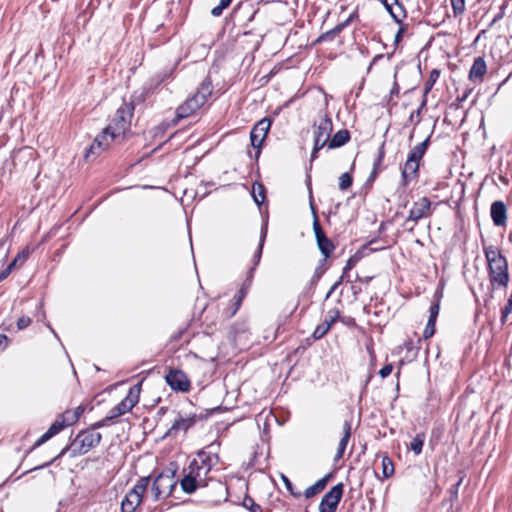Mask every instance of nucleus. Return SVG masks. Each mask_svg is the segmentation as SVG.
Here are the masks:
<instances>
[{"mask_svg": "<svg viewBox=\"0 0 512 512\" xmlns=\"http://www.w3.org/2000/svg\"><path fill=\"white\" fill-rule=\"evenodd\" d=\"M483 252L487 261L488 279L491 288H507L510 276L506 257L494 245L484 246Z\"/></svg>", "mask_w": 512, "mask_h": 512, "instance_id": "nucleus-1", "label": "nucleus"}, {"mask_svg": "<svg viewBox=\"0 0 512 512\" xmlns=\"http://www.w3.org/2000/svg\"><path fill=\"white\" fill-rule=\"evenodd\" d=\"M101 439V433L94 431L93 429L88 428L86 430H82L76 435L70 446H66L65 448H63L62 451L55 458H53L49 462H46L42 465L36 466L35 468L26 471L24 474L31 472L33 470H38L49 466L55 460L62 457L67 451L71 452L72 457L84 455L88 453L91 449L98 446Z\"/></svg>", "mask_w": 512, "mask_h": 512, "instance_id": "nucleus-2", "label": "nucleus"}, {"mask_svg": "<svg viewBox=\"0 0 512 512\" xmlns=\"http://www.w3.org/2000/svg\"><path fill=\"white\" fill-rule=\"evenodd\" d=\"M430 145V136L410 150L401 170V185L406 187L419 177L420 162Z\"/></svg>", "mask_w": 512, "mask_h": 512, "instance_id": "nucleus-3", "label": "nucleus"}, {"mask_svg": "<svg viewBox=\"0 0 512 512\" xmlns=\"http://www.w3.org/2000/svg\"><path fill=\"white\" fill-rule=\"evenodd\" d=\"M134 105L132 103H123L115 112L106 127L112 133V137L123 139L125 133L130 129L133 116Z\"/></svg>", "mask_w": 512, "mask_h": 512, "instance_id": "nucleus-4", "label": "nucleus"}, {"mask_svg": "<svg viewBox=\"0 0 512 512\" xmlns=\"http://www.w3.org/2000/svg\"><path fill=\"white\" fill-rule=\"evenodd\" d=\"M314 147L311 153V161L317 158V153L326 145H328L331 132L333 130V123L327 114H323L318 123L314 124Z\"/></svg>", "mask_w": 512, "mask_h": 512, "instance_id": "nucleus-5", "label": "nucleus"}, {"mask_svg": "<svg viewBox=\"0 0 512 512\" xmlns=\"http://www.w3.org/2000/svg\"><path fill=\"white\" fill-rule=\"evenodd\" d=\"M218 447L219 443H211L205 447V449L200 450L197 453V458L191 461V463H196L199 474L205 479L208 473L211 471L212 467L219 462V456L217 453Z\"/></svg>", "mask_w": 512, "mask_h": 512, "instance_id": "nucleus-6", "label": "nucleus"}, {"mask_svg": "<svg viewBox=\"0 0 512 512\" xmlns=\"http://www.w3.org/2000/svg\"><path fill=\"white\" fill-rule=\"evenodd\" d=\"M150 477H141L121 502L122 512H135L141 504L143 495L149 485Z\"/></svg>", "mask_w": 512, "mask_h": 512, "instance_id": "nucleus-7", "label": "nucleus"}, {"mask_svg": "<svg viewBox=\"0 0 512 512\" xmlns=\"http://www.w3.org/2000/svg\"><path fill=\"white\" fill-rule=\"evenodd\" d=\"M140 390L141 383L132 386L126 397L109 411L111 416L116 419L131 411L139 401Z\"/></svg>", "mask_w": 512, "mask_h": 512, "instance_id": "nucleus-8", "label": "nucleus"}, {"mask_svg": "<svg viewBox=\"0 0 512 512\" xmlns=\"http://www.w3.org/2000/svg\"><path fill=\"white\" fill-rule=\"evenodd\" d=\"M266 235H267V227H263L262 230H261V235H260V240H259V244H258L257 250H256V252H255V254L253 256V266L249 270L248 278L246 279V281L244 282V284L242 285V287L240 288V290L238 292L239 295H238L237 302H236V309L239 308L242 299L246 296L247 290H248V288H249V286L251 284V279L253 277V272L256 269V266L260 262V259H261V256H262V251H263V246H264L265 239H266Z\"/></svg>", "mask_w": 512, "mask_h": 512, "instance_id": "nucleus-9", "label": "nucleus"}, {"mask_svg": "<svg viewBox=\"0 0 512 512\" xmlns=\"http://www.w3.org/2000/svg\"><path fill=\"white\" fill-rule=\"evenodd\" d=\"M431 201L428 197H421L419 200L415 201L409 211L408 217L405 220V224L412 222L413 226L410 228V230L413 229V227L417 224V222L425 217H428L431 215Z\"/></svg>", "mask_w": 512, "mask_h": 512, "instance_id": "nucleus-10", "label": "nucleus"}, {"mask_svg": "<svg viewBox=\"0 0 512 512\" xmlns=\"http://www.w3.org/2000/svg\"><path fill=\"white\" fill-rule=\"evenodd\" d=\"M189 471L181 480L180 485L182 490L187 494H192L199 486L206 485V479L199 474L196 463H190Z\"/></svg>", "mask_w": 512, "mask_h": 512, "instance_id": "nucleus-11", "label": "nucleus"}, {"mask_svg": "<svg viewBox=\"0 0 512 512\" xmlns=\"http://www.w3.org/2000/svg\"><path fill=\"white\" fill-rule=\"evenodd\" d=\"M118 139V137H112L111 131L105 127L102 132L95 137L93 143L86 151L85 158H89L91 155H100L110 147L113 141Z\"/></svg>", "mask_w": 512, "mask_h": 512, "instance_id": "nucleus-12", "label": "nucleus"}, {"mask_svg": "<svg viewBox=\"0 0 512 512\" xmlns=\"http://www.w3.org/2000/svg\"><path fill=\"white\" fill-rule=\"evenodd\" d=\"M343 484L333 486L322 498L319 504L320 512H336L337 506L343 495Z\"/></svg>", "mask_w": 512, "mask_h": 512, "instance_id": "nucleus-13", "label": "nucleus"}, {"mask_svg": "<svg viewBox=\"0 0 512 512\" xmlns=\"http://www.w3.org/2000/svg\"><path fill=\"white\" fill-rule=\"evenodd\" d=\"M270 126L271 121L267 118H263L262 120L256 123V125L252 128L250 132L251 145L257 149V157L260 155V148L262 146L264 139L267 136Z\"/></svg>", "mask_w": 512, "mask_h": 512, "instance_id": "nucleus-14", "label": "nucleus"}, {"mask_svg": "<svg viewBox=\"0 0 512 512\" xmlns=\"http://www.w3.org/2000/svg\"><path fill=\"white\" fill-rule=\"evenodd\" d=\"M166 383L172 390L187 392L190 389V381L186 374L177 369H172L165 376Z\"/></svg>", "mask_w": 512, "mask_h": 512, "instance_id": "nucleus-15", "label": "nucleus"}, {"mask_svg": "<svg viewBox=\"0 0 512 512\" xmlns=\"http://www.w3.org/2000/svg\"><path fill=\"white\" fill-rule=\"evenodd\" d=\"M204 105L201 102V98L197 97L195 94L189 97L185 102L179 105L176 109V117L177 119H184L191 115H193L198 109H200Z\"/></svg>", "mask_w": 512, "mask_h": 512, "instance_id": "nucleus-16", "label": "nucleus"}, {"mask_svg": "<svg viewBox=\"0 0 512 512\" xmlns=\"http://www.w3.org/2000/svg\"><path fill=\"white\" fill-rule=\"evenodd\" d=\"M490 215L495 226H504L507 222V207L503 201H494L491 204Z\"/></svg>", "mask_w": 512, "mask_h": 512, "instance_id": "nucleus-17", "label": "nucleus"}, {"mask_svg": "<svg viewBox=\"0 0 512 512\" xmlns=\"http://www.w3.org/2000/svg\"><path fill=\"white\" fill-rule=\"evenodd\" d=\"M196 415L190 414L186 416H179L170 429L168 430V435H176L178 432L183 431L186 432L189 428L195 425L196 423Z\"/></svg>", "mask_w": 512, "mask_h": 512, "instance_id": "nucleus-18", "label": "nucleus"}, {"mask_svg": "<svg viewBox=\"0 0 512 512\" xmlns=\"http://www.w3.org/2000/svg\"><path fill=\"white\" fill-rule=\"evenodd\" d=\"M154 481L165 491V497L171 495L177 482L174 479V473L171 471L160 473Z\"/></svg>", "mask_w": 512, "mask_h": 512, "instance_id": "nucleus-19", "label": "nucleus"}, {"mask_svg": "<svg viewBox=\"0 0 512 512\" xmlns=\"http://www.w3.org/2000/svg\"><path fill=\"white\" fill-rule=\"evenodd\" d=\"M69 423H66L63 421H55L49 429L34 443L32 449H35L42 444H44L46 441H48L50 438L58 434L61 430H63L66 426H68Z\"/></svg>", "mask_w": 512, "mask_h": 512, "instance_id": "nucleus-20", "label": "nucleus"}, {"mask_svg": "<svg viewBox=\"0 0 512 512\" xmlns=\"http://www.w3.org/2000/svg\"><path fill=\"white\" fill-rule=\"evenodd\" d=\"M440 310L439 303H433L429 309V319L423 332L424 339L432 337L435 333V323Z\"/></svg>", "mask_w": 512, "mask_h": 512, "instance_id": "nucleus-21", "label": "nucleus"}, {"mask_svg": "<svg viewBox=\"0 0 512 512\" xmlns=\"http://www.w3.org/2000/svg\"><path fill=\"white\" fill-rule=\"evenodd\" d=\"M487 65L482 57H477L474 59V62L469 71V79L472 81L482 80L483 76L486 74Z\"/></svg>", "mask_w": 512, "mask_h": 512, "instance_id": "nucleus-22", "label": "nucleus"}, {"mask_svg": "<svg viewBox=\"0 0 512 512\" xmlns=\"http://www.w3.org/2000/svg\"><path fill=\"white\" fill-rule=\"evenodd\" d=\"M351 430H352L351 423H350V421L346 420L343 423V435H342V437H341V439L339 441V444H338L337 453H336V455L334 457L335 461H338V460H340L343 457L344 452H345L346 447H347V444H348L349 439L351 437Z\"/></svg>", "mask_w": 512, "mask_h": 512, "instance_id": "nucleus-23", "label": "nucleus"}, {"mask_svg": "<svg viewBox=\"0 0 512 512\" xmlns=\"http://www.w3.org/2000/svg\"><path fill=\"white\" fill-rule=\"evenodd\" d=\"M350 140V133L346 129L337 131L329 140L328 148L335 149L345 145Z\"/></svg>", "mask_w": 512, "mask_h": 512, "instance_id": "nucleus-24", "label": "nucleus"}, {"mask_svg": "<svg viewBox=\"0 0 512 512\" xmlns=\"http://www.w3.org/2000/svg\"><path fill=\"white\" fill-rule=\"evenodd\" d=\"M212 92H213V85H212L211 79L209 77H206L201 82L199 87L197 88L195 95L197 97H200L201 102H203L205 104L207 102L208 98L212 95Z\"/></svg>", "mask_w": 512, "mask_h": 512, "instance_id": "nucleus-25", "label": "nucleus"}, {"mask_svg": "<svg viewBox=\"0 0 512 512\" xmlns=\"http://www.w3.org/2000/svg\"><path fill=\"white\" fill-rule=\"evenodd\" d=\"M331 477V474H327L323 478L319 479L315 484L309 486L304 491V496L306 498H311L318 493H320L327 485L328 479Z\"/></svg>", "mask_w": 512, "mask_h": 512, "instance_id": "nucleus-26", "label": "nucleus"}, {"mask_svg": "<svg viewBox=\"0 0 512 512\" xmlns=\"http://www.w3.org/2000/svg\"><path fill=\"white\" fill-rule=\"evenodd\" d=\"M317 246H318L319 250L321 251V253L323 254L324 260H326L328 257H330V255L332 254V252L335 249L334 244L327 237L320 238L319 240H317Z\"/></svg>", "mask_w": 512, "mask_h": 512, "instance_id": "nucleus-27", "label": "nucleus"}, {"mask_svg": "<svg viewBox=\"0 0 512 512\" xmlns=\"http://www.w3.org/2000/svg\"><path fill=\"white\" fill-rule=\"evenodd\" d=\"M252 196L255 203L259 206L265 200V187L260 183H254L252 186Z\"/></svg>", "mask_w": 512, "mask_h": 512, "instance_id": "nucleus-28", "label": "nucleus"}, {"mask_svg": "<svg viewBox=\"0 0 512 512\" xmlns=\"http://www.w3.org/2000/svg\"><path fill=\"white\" fill-rule=\"evenodd\" d=\"M425 441V434L424 433H418L413 438V440L410 443V449L416 454L419 455L422 452V448Z\"/></svg>", "mask_w": 512, "mask_h": 512, "instance_id": "nucleus-29", "label": "nucleus"}, {"mask_svg": "<svg viewBox=\"0 0 512 512\" xmlns=\"http://www.w3.org/2000/svg\"><path fill=\"white\" fill-rule=\"evenodd\" d=\"M440 76V71L437 70V69H433L431 72H430V75H429V78L428 80L425 82V86H424V96H426L430 90L432 89V87L434 86V84L436 83V81L438 80Z\"/></svg>", "mask_w": 512, "mask_h": 512, "instance_id": "nucleus-30", "label": "nucleus"}, {"mask_svg": "<svg viewBox=\"0 0 512 512\" xmlns=\"http://www.w3.org/2000/svg\"><path fill=\"white\" fill-rule=\"evenodd\" d=\"M382 473L385 478H389L394 473V465L388 456L382 457Z\"/></svg>", "mask_w": 512, "mask_h": 512, "instance_id": "nucleus-31", "label": "nucleus"}, {"mask_svg": "<svg viewBox=\"0 0 512 512\" xmlns=\"http://www.w3.org/2000/svg\"><path fill=\"white\" fill-rule=\"evenodd\" d=\"M384 157H385V142H383L378 148L377 156L373 162V169L379 170V171L382 169V163H383Z\"/></svg>", "mask_w": 512, "mask_h": 512, "instance_id": "nucleus-32", "label": "nucleus"}, {"mask_svg": "<svg viewBox=\"0 0 512 512\" xmlns=\"http://www.w3.org/2000/svg\"><path fill=\"white\" fill-rule=\"evenodd\" d=\"M311 209H312V212L314 214V220H313V230H314V233H315V237H316V241L319 240L320 238H324L326 237L320 223H319V220H318V217L316 216V212H315V209L313 207V205L311 204Z\"/></svg>", "mask_w": 512, "mask_h": 512, "instance_id": "nucleus-33", "label": "nucleus"}, {"mask_svg": "<svg viewBox=\"0 0 512 512\" xmlns=\"http://www.w3.org/2000/svg\"><path fill=\"white\" fill-rule=\"evenodd\" d=\"M450 3L455 17L463 15L466 9L465 0H450Z\"/></svg>", "mask_w": 512, "mask_h": 512, "instance_id": "nucleus-34", "label": "nucleus"}, {"mask_svg": "<svg viewBox=\"0 0 512 512\" xmlns=\"http://www.w3.org/2000/svg\"><path fill=\"white\" fill-rule=\"evenodd\" d=\"M243 506L250 512H262L261 506L255 503L254 499L250 496L244 497Z\"/></svg>", "mask_w": 512, "mask_h": 512, "instance_id": "nucleus-35", "label": "nucleus"}, {"mask_svg": "<svg viewBox=\"0 0 512 512\" xmlns=\"http://www.w3.org/2000/svg\"><path fill=\"white\" fill-rule=\"evenodd\" d=\"M507 7H508V1L504 0L503 3L499 7V11L496 13V15L493 17L491 23L489 24V27H493L497 22H499L505 16Z\"/></svg>", "mask_w": 512, "mask_h": 512, "instance_id": "nucleus-36", "label": "nucleus"}, {"mask_svg": "<svg viewBox=\"0 0 512 512\" xmlns=\"http://www.w3.org/2000/svg\"><path fill=\"white\" fill-rule=\"evenodd\" d=\"M329 330H330L329 324L322 322L315 328V330L312 334L313 338L316 340L321 339L322 337H324L327 334V332Z\"/></svg>", "mask_w": 512, "mask_h": 512, "instance_id": "nucleus-37", "label": "nucleus"}, {"mask_svg": "<svg viewBox=\"0 0 512 512\" xmlns=\"http://www.w3.org/2000/svg\"><path fill=\"white\" fill-rule=\"evenodd\" d=\"M352 185V177L348 172L343 173L339 177V189L342 191L347 190Z\"/></svg>", "mask_w": 512, "mask_h": 512, "instance_id": "nucleus-38", "label": "nucleus"}, {"mask_svg": "<svg viewBox=\"0 0 512 512\" xmlns=\"http://www.w3.org/2000/svg\"><path fill=\"white\" fill-rule=\"evenodd\" d=\"M360 260V256L355 254V255H352L346 262V265L343 269V273L341 276H343V278H345L347 276V273L354 268V266L357 264V262Z\"/></svg>", "mask_w": 512, "mask_h": 512, "instance_id": "nucleus-39", "label": "nucleus"}, {"mask_svg": "<svg viewBox=\"0 0 512 512\" xmlns=\"http://www.w3.org/2000/svg\"><path fill=\"white\" fill-rule=\"evenodd\" d=\"M113 420H114V418L109 413L105 418H103V419L95 422L94 424H92L90 426V429H93L94 431H96L97 429H99L101 427H105V426L110 425Z\"/></svg>", "mask_w": 512, "mask_h": 512, "instance_id": "nucleus-40", "label": "nucleus"}, {"mask_svg": "<svg viewBox=\"0 0 512 512\" xmlns=\"http://www.w3.org/2000/svg\"><path fill=\"white\" fill-rule=\"evenodd\" d=\"M151 493L154 501H158L160 498L165 497V491L155 481H153Z\"/></svg>", "mask_w": 512, "mask_h": 512, "instance_id": "nucleus-41", "label": "nucleus"}, {"mask_svg": "<svg viewBox=\"0 0 512 512\" xmlns=\"http://www.w3.org/2000/svg\"><path fill=\"white\" fill-rule=\"evenodd\" d=\"M151 493L154 501H158L160 498L165 497V491L155 481H153Z\"/></svg>", "mask_w": 512, "mask_h": 512, "instance_id": "nucleus-42", "label": "nucleus"}, {"mask_svg": "<svg viewBox=\"0 0 512 512\" xmlns=\"http://www.w3.org/2000/svg\"><path fill=\"white\" fill-rule=\"evenodd\" d=\"M31 324V318L29 316L23 315L17 320V328L18 330H23L27 328Z\"/></svg>", "mask_w": 512, "mask_h": 512, "instance_id": "nucleus-43", "label": "nucleus"}, {"mask_svg": "<svg viewBox=\"0 0 512 512\" xmlns=\"http://www.w3.org/2000/svg\"><path fill=\"white\" fill-rule=\"evenodd\" d=\"M282 480L287 488V490L294 496V497H300L301 493L299 491L293 490V485L291 481L286 477L285 475H282Z\"/></svg>", "mask_w": 512, "mask_h": 512, "instance_id": "nucleus-44", "label": "nucleus"}, {"mask_svg": "<svg viewBox=\"0 0 512 512\" xmlns=\"http://www.w3.org/2000/svg\"><path fill=\"white\" fill-rule=\"evenodd\" d=\"M512 312V305L507 302L506 306L501 311V322L504 324L507 321L508 315Z\"/></svg>", "mask_w": 512, "mask_h": 512, "instance_id": "nucleus-45", "label": "nucleus"}, {"mask_svg": "<svg viewBox=\"0 0 512 512\" xmlns=\"http://www.w3.org/2000/svg\"><path fill=\"white\" fill-rule=\"evenodd\" d=\"M347 27V22H341L330 30L334 37L339 35Z\"/></svg>", "mask_w": 512, "mask_h": 512, "instance_id": "nucleus-46", "label": "nucleus"}, {"mask_svg": "<svg viewBox=\"0 0 512 512\" xmlns=\"http://www.w3.org/2000/svg\"><path fill=\"white\" fill-rule=\"evenodd\" d=\"M392 370V364H387L380 369L379 374L382 378H386L391 374Z\"/></svg>", "mask_w": 512, "mask_h": 512, "instance_id": "nucleus-47", "label": "nucleus"}, {"mask_svg": "<svg viewBox=\"0 0 512 512\" xmlns=\"http://www.w3.org/2000/svg\"><path fill=\"white\" fill-rule=\"evenodd\" d=\"M15 267V262H11L1 273H0V282L4 280Z\"/></svg>", "mask_w": 512, "mask_h": 512, "instance_id": "nucleus-48", "label": "nucleus"}, {"mask_svg": "<svg viewBox=\"0 0 512 512\" xmlns=\"http://www.w3.org/2000/svg\"><path fill=\"white\" fill-rule=\"evenodd\" d=\"M27 258H28V252L22 251L21 253H19L16 256V258L12 262H15V266H16L17 263L23 264Z\"/></svg>", "mask_w": 512, "mask_h": 512, "instance_id": "nucleus-49", "label": "nucleus"}, {"mask_svg": "<svg viewBox=\"0 0 512 512\" xmlns=\"http://www.w3.org/2000/svg\"><path fill=\"white\" fill-rule=\"evenodd\" d=\"M344 280L343 276H341L339 278L338 281H336L332 286L331 288L329 289V291L327 292L326 296H325V299H328L332 293L337 289V287L342 283V281Z\"/></svg>", "mask_w": 512, "mask_h": 512, "instance_id": "nucleus-50", "label": "nucleus"}, {"mask_svg": "<svg viewBox=\"0 0 512 512\" xmlns=\"http://www.w3.org/2000/svg\"><path fill=\"white\" fill-rule=\"evenodd\" d=\"M335 37L333 36V34H331L330 30L323 33L319 38H318V42H321V41H327V40H333Z\"/></svg>", "mask_w": 512, "mask_h": 512, "instance_id": "nucleus-51", "label": "nucleus"}, {"mask_svg": "<svg viewBox=\"0 0 512 512\" xmlns=\"http://www.w3.org/2000/svg\"><path fill=\"white\" fill-rule=\"evenodd\" d=\"M224 8L221 7L219 4L217 6H215L212 10H211V14L215 17H218L222 14Z\"/></svg>", "mask_w": 512, "mask_h": 512, "instance_id": "nucleus-52", "label": "nucleus"}, {"mask_svg": "<svg viewBox=\"0 0 512 512\" xmlns=\"http://www.w3.org/2000/svg\"><path fill=\"white\" fill-rule=\"evenodd\" d=\"M224 8L221 7L219 4L217 6H215L212 10H211V14L215 17H218L222 14Z\"/></svg>", "mask_w": 512, "mask_h": 512, "instance_id": "nucleus-53", "label": "nucleus"}, {"mask_svg": "<svg viewBox=\"0 0 512 512\" xmlns=\"http://www.w3.org/2000/svg\"><path fill=\"white\" fill-rule=\"evenodd\" d=\"M328 316L332 317L333 319L337 320L340 316V312L338 309H331L328 311Z\"/></svg>", "mask_w": 512, "mask_h": 512, "instance_id": "nucleus-54", "label": "nucleus"}, {"mask_svg": "<svg viewBox=\"0 0 512 512\" xmlns=\"http://www.w3.org/2000/svg\"><path fill=\"white\" fill-rule=\"evenodd\" d=\"M8 344V338L4 334H0V348H5Z\"/></svg>", "mask_w": 512, "mask_h": 512, "instance_id": "nucleus-55", "label": "nucleus"}, {"mask_svg": "<svg viewBox=\"0 0 512 512\" xmlns=\"http://www.w3.org/2000/svg\"><path fill=\"white\" fill-rule=\"evenodd\" d=\"M358 18V12L355 10L353 13L350 14V16L344 21L347 22V26L350 25V23Z\"/></svg>", "mask_w": 512, "mask_h": 512, "instance_id": "nucleus-56", "label": "nucleus"}, {"mask_svg": "<svg viewBox=\"0 0 512 512\" xmlns=\"http://www.w3.org/2000/svg\"><path fill=\"white\" fill-rule=\"evenodd\" d=\"M378 173H379V170L372 169V171L368 177V181L373 182L376 179V177L378 176Z\"/></svg>", "mask_w": 512, "mask_h": 512, "instance_id": "nucleus-57", "label": "nucleus"}, {"mask_svg": "<svg viewBox=\"0 0 512 512\" xmlns=\"http://www.w3.org/2000/svg\"><path fill=\"white\" fill-rule=\"evenodd\" d=\"M390 94H391V96H393V95L397 96L399 94V86L396 82H394V85L390 91Z\"/></svg>", "mask_w": 512, "mask_h": 512, "instance_id": "nucleus-58", "label": "nucleus"}, {"mask_svg": "<svg viewBox=\"0 0 512 512\" xmlns=\"http://www.w3.org/2000/svg\"><path fill=\"white\" fill-rule=\"evenodd\" d=\"M403 32H404V27H401V28L398 30V32L396 33V35H395V42H396V43L400 41V39H401V37H402Z\"/></svg>", "mask_w": 512, "mask_h": 512, "instance_id": "nucleus-59", "label": "nucleus"}, {"mask_svg": "<svg viewBox=\"0 0 512 512\" xmlns=\"http://www.w3.org/2000/svg\"><path fill=\"white\" fill-rule=\"evenodd\" d=\"M232 0H220L219 5L226 9L230 4Z\"/></svg>", "mask_w": 512, "mask_h": 512, "instance_id": "nucleus-60", "label": "nucleus"}, {"mask_svg": "<svg viewBox=\"0 0 512 512\" xmlns=\"http://www.w3.org/2000/svg\"><path fill=\"white\" fill-rule=\"evenodd\" d=\"M323 322L324 323H328L329 324V328H331V326L336 322V320L333 319L332 317H329L327 315V317L325 318V320Z\"/></svg>", "mask_w": 512, "mask_h": 512, "instance_id": "nucleus-61", "label": "nucleus"}, {"mask_svg": "<svg viewBox=\"0 0 512 512\" xmlns=\"http://www.w3.org/2000/svg\"><path fill=\"white\" fill-rule=\"evenodd\" d=\"M467 98V94H464L461 98H458L459 101H464Z\"/></svg>", "mask_w": 512, "mask_h": 512, "instance_id": "nucleus-62", "label": "nucleus"}, {"mask_svg": "<svg viewBox=\"0 0 512 512\" xmlns=\"http://www.w3.org/2000/svg\"><path fill=\"white\" fill-rule=\"evenodd\" d=\"M358 279H359L360 281L365 282V283H367V282L370 280V278H364V279L358 278Z\"/></svg>", "mask_w": 512, "mask_h": 512, "instance_id": "nucleus-63", "label": "nucleus"}, {"mask_svg": "<svg viewBox=\"0 0 512 512\" xmlns=\"http://www.w3.org/2000/svg\"><path fill=\"white\" fill-rule=\"evenodd\" d=\"M426 105V99H424L421 103V108Z\"/></svg>", "mask_w": 512, "mask_h": 512, "instance_id": "nucleus-64", "label": "nucleus"}]
</instances>
